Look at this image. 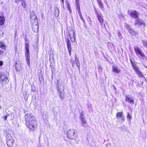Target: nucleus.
Returning a JSON list of instances; mask_svg holds the SVG:
<instances>
[{
	"label": "nucleus",
	"instance_id": "nucleus-15",
	"mask_svg": "<svg viewBox=\"0 0 147 147\" xmlns=\"http://www.w3.org/2000/svg\"><path fill=\"white\" fill-rule=\"evenodd\" d=\"M112 71L115 73L119 74L121 70L117 66L114 65L112 67Z\"/></svg>",
	"mask_w": 147,
	"mask_h": 147
},
{
	"label": "nucleus",
	"instance_id": "nucleus-38",
	"mask_svg": "<svg viewBox=\"0 0 147 147\" xmlns=\"http://www.w3.org/2000/svg\"><path fill=\"white\" fill-rule=\"evenodd\" d=\"M16 65H17V63H16V65H15V68H16V70L17 71H19V70L18 69V68L17 67V66Z\"/></svg>",
	"mask_w": 147,
	"mask_h": 147
},
{
	"label": "nucleus",
	"instance_id": "nucleus-30",
	"mask_svg": "<svg viewBox=\"0 0 147 147\" xmlns=\"http://www.w3.org/2000/svg\"><path fill=\"white\" fill-rule=\"evenodd\" d=\"M21 5L24 8H25L26 7V4L25 1L24 0H22V1Z\"/></svg>",
	"mask_w": 147,
	"mask_h": 147
},
{
	"label": "nucleus",
	"instance_id": "nucleus-27",
	"mask_svg": "<svg viewBox=\"0 0 147 147\" xmlns=\"http://www.w3.org/2000/svg\"><path fill=\"white\" fill-rule=\"evenodd\" d=\"M136 73L138 75V77H144V76L142 74L141 72L140 71V70L136 72Z\"/></svg>",
	"mask_w": 147,
	"mask_h": 147
},
{
	"label": "nucleus",
	"instance_id": "nucleus-26",
	"mask_svg": "<svg viewBox=\"0 0 147 147\" xmlns=\"http://www.w3.org/2000/svg\"><path fill=\"white\" fill-rule=\"evenodd\" d=\"M128 31L133 36H135L137 34V33L134 32L131 28Z\"/></svg>",
	"mask_w": 147,
	"mask_h": 147
},
{
	"label": "nucleus",
	"instance_id": "nucleus-48",
	"mask_svg": "<svg viewBox=\"0 0 147 147\" xmlns=\"http://www.w3.org/2000/svg\"><path fill=\"white\" fill-rule=\"evenodd\" d=\"M76 0V2H78L79 1V0Z\"/></svg>",
	"mask_w": 147,
	"mask_h": 147
},
{
	"label": "nucleus",
	"instance_id": "nucleus-45",
	"mask_svg": "<svg viewBox=\"0 0 147 147\" xmlns=\"http://www.w3.org/2000/svg\"><path fill=\"white\" fill-rule=\"evenodd\" d=\"M106 5H107V7H108V8H109V5L108 4H106Z\"/></svg>",
	"mask_w": 147,
	"mask_h": 147
},
{
	"label": "nucleus",
	"instance_id": "nucleus-23",
	"mask_svg": "<svg viewBox=\"0 0 147 147\" xmlns=\"http://www.w3.org/2000/svg\"><path fill=\"white\" fill-rule=\"evenodd\" d=\"M65 3H66V5L68 10L69 11V13H71V11L70 8V6L67 1H65Z\"/></svg>",
	"mask_w": 147,
	"mask_h": 147
},
{
	"label": "nucleus",
	"instance_id": "nucleus-11",
	"mask_svg": "<svg viewBox=\"0 0 147 147\" xmlns=\"http://www.w3.org/2000/svg\"><path fill=\"white\" fill-rule=\"evenodd\" d=\"M59 81H58L57 84V87L58 88V89H59V95L60 97V98L62 99H63V94L62 92L60 91L59 89H61L63 87V86H62L61 85L59 84Z\"/></svg>",
	"mask_w": 147,
	"mask_h": 147
},
{
	"label": "nucleus",
	"instance_id": "nucleus-25",
	"mask_svg": "<svg viewBox=\"0 0 147 147\" xmlns=\"http://www.w3.org/2000/svg\"><path fill=\"white\" fill-rule=\"evenodd\" d=\"M143 21H142L141 20H140L139 19H136V22L135 23V25H138L139 26H140V22H142Z\"/></svg>",
	"mask_w": 147,
	"mask_h": 147
},
{
	"label": "nucleus",
	"instance_id": "nucleus-5",
	"mask_svg": "<svg viewBox=\"0 0 147 147\" xmlns=\"http://www.w3.org/2000/svg\"><path fill=\"white\" fill-rule=\"evenodd\" d=\"M32 26L33 31L34 32H37L38 30V25L37 20H35L31 22Z\"/></svg>",
	"mask_w": 147,
	"mask_h": 147
},
{
	"label": "nucleus",
	"instance_id": "nucleus-6",
	"mask_svg": "<svg viewBox=\"0 0 147 147\" xmlns=\"http://www.w3.org/2000/svg\"><path fill=\"white\" fill-rule=\"evenodd\" d=\"M134 49L137 55H139L143 58H144L145 57V55L143 52L138 47H135Z\"/></svg>",
	"mask_w": 147,
	"mask_h": 147
},
{
	"label": "nucleus",
	"instance_id": "nucleus-18",
	"mask_svg": "<svg viewBox=\"0 0 147 147\" xmlns=\"http://www.w3.org/2000/svg\"><path fill=\"white\" fill-rule=\"evenodd\" d=\"M138 13L136 11H132L130 14V16L133 18H138Z\"/></svg>",
	"mask_w": 147,
	"mask_h": 147
},
{
	"label": "nucleus",
	"instance_id": "nucleus-10",
	"mask_svg": "<svg viewBox=\"0 0 147 147\" xmlns=\"http://www.w3.org/2000/svg\"><path fill=\"white\" fill-rule=\"evenodd\" d=\"M122 112L118 113L116 115V118L119 121H123L125 120L124 116L123 115Z\"/></svg>",
	"mask_w": 147,
	"mask_h": 147
},
{
	"label": "nucleus",
	"instance_id": "nucleus-42",
	"mask_svg": "<svg viewBox=\"0 0 147 147\" xmlns=\"http://www.w3.org/2000/svg\"><path fill=\"white\" fill-rule=\"evenodd\" d=\"M3 64V62L2 61H0V66H1Z\"/></svg>",
	"mask_w": 147,
	"mask_h": 147
},
{
	"label": "nucleus",
	"instance_id": "nucleus-1",
	"mask_svg": "<svg viewBox=\"0 0 147 147\" xmlns=\"http://www.w3.org/2000/svg\"><path fill=\"white\" fill-rule=\"evenodd\" d=\"M25 119L26 123L35 120V116L33 114L31 113L26 114L25 115Z\"/></svg>",
	"mask_w": 147,
	"mask_h": 147
},
{
	"label": "nucleus",
	"instance_id": "nucleus-37",
	"mask_svg": "<svg viewBox=\"0 0 147 147\" xmlns=\"http://www.w3.org/2000/svg\"><path fill=\"white\" fill-rule=\"evenodd\" d=\"M61 2L62 3V4H61V5H63V7L64 8V0H61Z\"/></svg>",
	"mask_w": 147,
	"mask_h": 147
},
{
	"label": "nucleus",
	"instance_id": "nucleus-47",
	"mask_svg": "<svg viewBox=\"0 0 147 147\" xmlns=\"http://www.w3.org/2000/svg\"><path fill=\"white\" fill-rule=\"evenodd\" d=\"M57 11H58V12H59V9H58V8H57Z\"/></svg>",
	"mask_w": 147,
	"mask_h": 147
},
{
	"label": "nucleus",
	"instance_id": "nucleus-35",
	"mask_svg": "<svg viewBox=\"0 0 147 147\" xmlns=\"http://www.w3.org/2000/svg\"><path fill=\"white\" fill-rule=\"evenodd\" d=\"M125 27L126 28L128 29V30L131 29L129 26L128 24H125Z\"/></svg>",
	"mask_w": 147,
	"mask_h": 147
},
{
	"label": "nucleus",
	"instance_id": "nucleus-22",
	"mask_svg": "<svg viewBox=\"0 0 147 147\" xmlns=\"http://www.w3.org/2000/svg\"><path fill=\"white\" fill-rule=\"evenodd\" d=\"M80 120L83 124H85L86 121L84 118V115L82 113L81 114Z\"/></svg>",
	"mask_w": 147,
	"mask_h": 147
},
{
	"label": "nucleus",
	"instance_id": "nucleus-40",
	"mask_svg": "<svg viewBox=\"0 0 147 147\" xmlns=\"http://www.w3.org/2000/svg\"><path fill=\"white\" fill-rule=\"evenodd\" d=\"M118 35L119 37H121V34L120 32H119L118 33Z\"/></svg>",
	"mask_w": 147,
	"mask_h": 147
},
{
	"label": "nucleus",
	"instance_id": "nucleus-24",
	"mask_svg": "<svg viewBox=\"0 0 147 147\" xmlns=\"http://www.w3.org/2000/svg\"><path fill=\"white\" fill-rule=\"evenodd\" d=\"M65 3H66V5L68 10L69 11V13H71V11L70 8V6L67 1H65Z\"/></svg>",
	"mask_w": 147,
	"mask_h": 147
},
{
	"label": "nucleus",
	"instance_id": "nucleus-21",
	"mask_svg": "<svg viewBox=\"0 0 147 147\" xmlns=\"http://www.w3.org/2000/svg\"><path fill=\"white\" fill-rule=\"evenodd\" d=\"M132 65L133 68L136 72L139 70V68L133 63H132Z\"/></svg>",
	"mask_w": 147,
	"mask_h": 147
},
{
	"label": "nucleus",
	"instance_id": "nucleus-34",
	"mask_svg": "<svg viewBox=\"0 0 147 147\" xmlns=\"http://www.w3.org/2000/svg\"><path fill=\"white\" fill-rule=\"evenodd\" d=\"M80 17V18H81L83 22H84L85 21L84 19H83L82 15V14L81 13V12H80V11H79V14Z\"/></svg>",
	"mask_w": 147,
	"mask_h": 147
},
{
	"label": "nucleus",
	"instance_id": "nucleus-41",
	"mask_svg": "<svg viewBox=\"0 0 147 147\" xmlns=\"http://www.w3.org/2000/svg\"><path fill=\"white\" fill-rule=\"evenodd\" d=\"M7 115H6L3 117V118H4V120L5 121L6 120V119H7Z\"/></svg>",
	"mask_w": 147,
	"mask_h": 147
},
{
	"label": "nucleus",
	"instance_id": "nucleus-9",
	"mask_svg": "<svg viewBox=\"0 0 147 147\" xmlns=\"http://www.w3.org/2000/svg\"><path fill=\"white\" fill-rule=\"evenodd\" d=\"M70 63L71 64V65L73 67H74V65L75 64V63H76L77 66L78 67L79 69L80 68V63L78 59L77 58L76 55L75 56V61L73 59H71L70 60Z\"/></svg>",
	"mask_w": 147,
	"mask_h": 147
},
{
	"label": "nucleus",
	"instance_id": "nucleus-13",
	"mask_svg": "<svg viewBox=\"0 0 147 147\" xmlns=\"http://www.w3.org/2000/svg\"><path fill=\"white\" fill-rule=\"evenodd\" d=\"M30 15L31 22H32V21H34L35 20H37L35 13L34 11H32L31 12Z\"/></svg>",
	"mask_w": 147,
	"mask_h": 147
},
{
	"label": "nucleus",
	"instance_id": "nucleus-2",
	"mask_svg": "<svg viewBox=\"0 0 147 147\" xmlns=\"http://www.w3.org/2000/svg\"><path fill=\"white\" fill-rule=\"evenodd\" d=\"M27 127L31 129H33L37 126V123L35 120L31 121L26 123Z\"/></svg>",
	"mask_w": 147,
	"mask_h": 147
},
{
	"label": "nucleus",
	"instance_id": "nucleus-3",
	"mask_svg": "<svg viewBox=\"0 0 147 147\" xmlns=\"http://www.w3.org/2000/svg\"><path fill=\"white\" fill-rule=\"evenodd\" d=\"M75 130L74 129H69L67 132V136L70 139H74L76 136Z\"/></svg>",
	"mask_w": 147,
	"mask_h": 147
},
{
	"label": "nucleus",
	"instance_id": "nucleus-7",
	"mask_svg": "<svg viewBox=\"0 0 147 147\" xmlns=\"http://www.w3.org/2000/svg\"><path fill=\"white\" fill-rule=\"evenodd\" d=\"M69 36L72 42H74L75 40L74 36V30L70 29L69 31Z\"/></svg>",
	"mask_w": 147,
	"mask_h": 147
},
{
	"label": "nucleus",
	"instance_id": "nucleus-39",
	"mask_svg": "<svg viewBox=\"0 0 147 147\" xmlns=\"http://www.w3.org/2000/svg\"><path fill=\"white\" fill-rule=\"evenodd\" d=\"M24 98L26 97H28V96H27V94L26 93H25V94H24Z\"/></svg>",
	"mask_w": 147,
	"mask_h": 147
},
{
	"label": "nucleus",
	"instance_id": "nucleus-14",
	"mask_svg": "<svg viewBox=\"0 0 147 147\" xmlns=\"http://www.w3.org/2000/svg\"><path fill=\"white\" fill-rule=\"evenodd\" d=\"M67 45L69 54L70 56H71V44L69 39H67Z\"/></svg>",
	"mask_w": 147,
	"mask_h": 147
},
{
	"label": "nucleus",
	"instance_id": "nucleus-8",
	"mask_svg": "<svg viewBox=\"0 0 147 147\" xmlns=\"http://www.w3.org/2000/svg\"><path fill=\"white\" fill-rule=\"evenodd\" d=\"M3 82L7 83L8 82L7 76L4 74L0 73V83Z\"/></svg>",
	"mask_w": 147,
	"mask_h": 147
},
{
	"label": "nucleus",
	"instance_id": "nucleus-19",
	"mask_svg": "<svg viewBox=\"0 0 147 147\" xmlns=\"http://www.w3.org/2000/svg\"><path fill=\"white\" fill-rule=\"evenodd\" d=\"M97 13V17L98 18V20L101 24L102 25V24L103 23V20L101 16L98 13H97V12L96 11H95Z\"/></svg>",
	"mask_w": 147,
	"mask_h": 147
},
{
	"label": "nucleus",
	"instance_id": "nucleus-4",
	"mask_svg": "<svg viewBox=\"0 0 147 147\" xmlns=\"http://www.w3.org/2000/svg\"><path fill=\"white\" fill-rule=\"evenodd\" d=\"M6 138V143L7 145L9 147H11L13 145V140L10 135L8 134L5 136Z\"/></svg>",
	"mask_w": 147,
	"mask_h": 147
},
{
	"label": "nucleus",
	"instance_id": "nucleus-28",
	"mask_svg": "<svg viewBox=\"0 0 147 147\" xmlns=\"http://www.w3.org/2000/svg\"><path fill=\"white\" fill-rule=\"evenodd\" d=\"M0 48L3 49H5L6 46L4 43L2 42H0Z\"/></svg>",
	"mask_w": 147,
	"mask_h": 147
},
{
	"label": "nucleus",
	"instance_id": "nucleus-16",
	"mask_svg": "<svg viewBox=\"0 0 147 147\" xmlns=\"http://www.w3.org/2000/svg\"><path fill=\"white\" fill-rule=\"evenodd\" d=\"M97 3L98 4L100 8L103 11L104 10V8L103 6V4L102 3L101 0H97Z\"/></svg>",
	"mask_w": 147,
	"mask_h": 147
},
{
	"label": "nucleus",
	"instance_id": "nucleus-29",
	"mask_svg": "<svg viewBox=\"0 0 147 147\" xmlns=\"http://www.w3.org/2000/svg\"><path fill=\"white\" fill-rule=\"evenodd\" d=\"M127 118L128 121L130 122L131 119H132V116L129 113H127Z\"/></svg>",
	"mask_w": 147,
	"mask_h": 147
},
{
	"label": "nucleus",
	"instance_id": "nucleus-31",
	"mask_svg": "<svg viewBox=\"0 0 147 147\" xmlns=\"http://www.w3.org/2000/svg\"><path fill=\"white\" fill-rule=\"evenodd\" d=\"M142 44L143 45L146 47L147 48V42L146 41L142 40Z\"/></svg>",
	"mask_w": 147,
	"mask_h": 147
},
{
	"label": "nucleus",
	"instance_id": "nucleus-44",
	"mask_svg": "<svg viewBox=\"0 0 147 147\" xmlns=\"http://www.w3.org/2000/svg\"><path fill=\"white\" fill-rule=\"evenodd\" d=\"M3 52L1 50H0V55L1 54L3 53Z\"/></svg>",
	"mask_w": 147,
	"mask_h": 147
},
{
	"label": "nucleus",
	"instance_id": "nucleus-49",
	"mask_svg": "<svg viewBox=\"0 0 147 147\" xmlns=\"http://www.w3.org/2000/svg\"><path fill=\"white\" fill-rule=\"evenodd\" d=\"M113 0L115 1V0Z\"/></svg>",
	"mask_w": 147,
	"mask_h": 147
},
{
	"label": "nucleus",
	"instance_id": "nucleus-36",
	"mask_svg": "<svg viewBox=\"0 0 147 147\" xmlns=\"http://www.w3.org/2000/svg\"><path fill=\"white\" fill-rule=\"evenodd\" d=\"M22 0H15V2L18 4V3L20 2L21 1H22Z\"/></svg>",
	"mask_w": 147,
	"mask_h": 147
},
{
	"label": "nucleus",
	"instance_id": "nucleus-17",
	"mask_svg": "<svg viewBox=\"0 0 147 147\" xmlns=\"http://www.w3.org/2000/svg\"><path fill=\"white\" fill-rule=\"evenodd\" d=\"M125 100L126 102H128L132 103L134 102V99H131L129 97V95H127L125 96Z\"/></svg>",
	"mask_w": 147,
	"mask_h": 147
},
{
	"label": "nucleus",
	"instance_id": "nucleus-43",
	"mask_svg": "<svg viewBox=\"0 0 147 147\" xmlns=\"http://www.w3.org/2000/svg\"><path fill=\"white\" fill-rule=\"evenodd\" d=\"M104 2L105 3V4H106V5L107 4V1L105 0L104 1Z\"/></svg>",
	"mask_w": 147,
	"mask_h": 147
},
{
	"label": "nucleus",
	"instance_id": "nucleus-33",
	"mask_svg": "<svg viewBox=\"0 0 147 147\" xmlns=\"http://www.w3.org/2000/svg\"><path fill=\"white\" fill-rule=\"evenodd\" d=\"M25 48L26 51H29V45L28 43H26L25 45Z\"/></svg>",
	"mask_w": 147,
	"mask_h": 147
},
{
	"label": "nucleus",
	"instance_id": "nucleus-12",
	"mask_svg": "<svg viewBox=\"0 0 147 147\" xmlns=\"http://www.w3.org/2000/svg\"><path fill=\"white\" fill-rule=\"evenodd\" d=\"M25 55L27 64L28 66L30 67V61L29 51H26Z\"/></svg>",
	"mask_w": 147,
	"mask_h": 147
},
{
	"label": "nucleus",
	"instance_id": "nucleus-20",
	"mask_svg": "<svg viewBox=\"0 0 147 147\" xmlns=\"http://www.w3.org/2000/svg\"><path fill=\"white\" fill-rule=\"evenodd\" d=\"M5 19L3 16H1L0 17V25H3L5 22Z\"/></svg>",
	"mask_w": 147,
	"mask_h": 147
},
{
	"label": "nucleus",
	"instance_id": "nucleus-46",
	"mask_svg": "<svg viewBox=\"0 0 147 147\" xmlns=\"http://www.w3.org/2000/svg\"><path fill=\"white\" fill-rule=\"evenodd\" d=\"M106 5H107V7H108V8H109V5L108 4H106Z\"/></svg>",
	"mask_w": 147,
	"mask_h": 147
},
{
	"label": "nucleus",
	"instance_id": "nucleus-32",
	"mask_svg": "<svg viewBox=\"0 0 147 147\" xmlns=\"http://www.w3.org/2000/svg\"><path fill=\"white\" fill-rule=\"evenodd\" d=\"M141 26V28H144L145 26V24L144 22L143 21L140 22V25Z\"/></svg>",
	"mask_w": 147,
	"mask_h": 147
}]
</instances>
